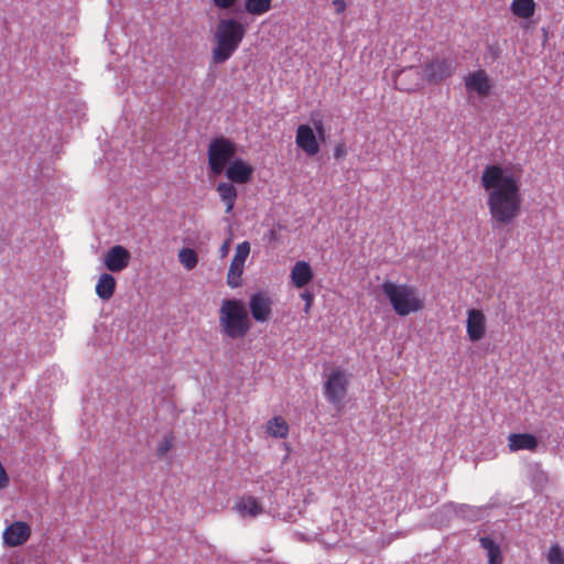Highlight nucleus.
I'll return each instance as SVG.
<instances>
[{
	"mask_svg": "<svg viewBox=\"0 0 564 564\" xmlns=\"http://www.w3.org/2000/svg\"><path fill=\"white\" fill-rule=\"evenodd\" d=\"M245 35L246 28L238 20L232 18L219 20L214 34L213 63L217 65L228 61L238 50Z\"/></svg>",
	"mask_w": 564,
	"mask_h": 564,
	"instance_id": "2",
	"label": "nucleus"
},
{
	"mask_svg": "<svg viewBox=\"0 0 564 564\" xmlns=\"http://www.w3.org/2000/svg\"><path fill=\"white\" fill-rule=\"evenodd\" d=\"M301 296L305 301V312L307 313L310 311L313 300H314L313 294L310 292H305Z\"/></svg>",
	"mask_w": 564,
	"mask_h": 564,
	"instance_id": "32",
	"label": "nucleus"
},
{
	"mask_svg": "<svg viewBox=\"0 0 564 564\" xmlns=\"http://www.w3.org/2000/svg\"><path fill=\"white\" fill-rule=\"evenodd\" d=\"M535 9L534 0H512L510 4L512 14L520 19H530L534 15Z\"/></svg>",
	"mask_w": 564,
	"mask_h": 564,
	"instance_id": "22",
	"label": "nucleus"
},
{
	"mask_svg": "<svg viewBox=\"0 0 564 564\" xmlns=\"http://www.w3.org/2000/svg\"><path fill=\"white\" fill-rule=\"evenodd\" d=\"M545 556L549 564H564V550L557 543L549 547Z\"/></svg>",
	"mask_w": 564,
	"mask_h": 564,
	"instance_id": "27",
	"label": "nucleus"
},
{
	"mask_svg": "<svg viewBox=\"0 0 564 564\" xmlns=\"http://www.w3.org/2000/svg\"><path fill=\"white\" fill-rule=\"evenodd\" d=\"M267 433L275 438H285L289 435V425L282 416H274L267 422Z\"/></svg>",
	"mask_w": 564,
	"mask_h": 564,
	"instance_id": "23",
	"label": "nucleus"
},
{
	"mask_svg": "<svg viewBox=\"0 0 564 564\" xmlns=\"http://www.w3.org/2000/svg\"><path fill=\"white\" fill-rule=\"evenodd\" d=\"M455 65L452 59L435 58L424 64L421 78L432 85H438L455 73Z\"/></svg>",
	"mask_w": 564,
	"mask_h": 564,
	"instance_id": "7",
	"label": "nucleus"
},
{
	"mask_svg": "<svg viewBox=\"0 0 564 564\" xmlns=\"http://www.w3.org/2000/svg\"><path fill=\"white\" fill-rule=\"evenodd\" d=\"M295 143L307 156H314L319 152L317 135L308 124L297 127Z\"/></svg>",
	"mask_w": 564,
	"mask_h": 564,
	"instance_id": "14",
	"label": "nucleus"
},
{
	"mask_svg": "<svg viewBox=\"0 0 564 564\" xmlns=\"http://www.w3.org/2000/svg\"><path fill=\"white\" fill-rule=\"evenodd\" d=\"M421 74L416 67L401 70L394 79L395 86L402 91H414L420 87Z\"/></svg>",
	"mask_w": 564,
	"mask_h": 564,
	"instance_id": "18",
	"label": "nucleus"
},
{
	"mask_svg": "<svg viewBox=\"0 0 564 564\" xmlns=\"http://www.w3.org/2000/svg\"><path fill=\"white\" fill-rule=\"evenodd\" d=\"M173 441L172 435L164 436L156 447V455L161 458L164 457L173 447Z\"/></svg>",
	"mask_w": 564,
	"mask_h": 564,
	"instance_id": "28",
	"label": "nucleus"
},
{
	"mask_svg": "<svg viewBox=\"0 0 564 564\" xmlns=\"http://www.w3.org/2000/svg\"><path fill=\"white\" fill-rule=\"evenodd\" d=\"M31 536V527L23 521H15L7 527L2 533L3 543L15 547L24 544Z\"/></svg>",
	"mask_w": 564,
	"mask_h": 564,
	"instance_id": "11",
	"label": "nucleus"
},
{
	"mask_svg": "<svg viewBox=\"0 0 564 564\" xmlns=\"http://www.w3.org/2000/svg\"><path fill=\"white\" fill-rule=\"evenodd\" d=\"M314 278L312 267L306 261H297L291 270V281L294 286L301 289L307 285Z\"/></svg>",
	"mask_w": 564,
	"mask_h": 564,
	"instance_id": "19",
	"label": "nucleus"
},
{
	"mask_svg": "<svg viewBox=\"0 0 564 564\" xmlns=\"http://www.w3.org/2000/svg\"><path fill=\"white\" fill-rule=\"evenodd\" d=\"M246 11L253 15H261L270 11L271 0H246Z\"/></svg>",
	"mask_w": 564,
	"mask_h": 564,
	"instance_id": "25",
	"label": "nucleus"
},
{
	"mask_svg": "<svg viewBox=\"0 0 564 564\" xmlns=\"http://www.w3.org/2000/svg\"><path fill=\"white\" fill-rule=\"evenodd\" d=\"M481 547L488 552V564H502L501 549L491 538L484 536L479 540Z\"/></svg>",
	"mask_w": 564,
	"mask_h": 564,
	"instance_id": "24",
	"label": "nucleus"
},
{
	"mask_svg": "<svg viewBox=\"0 0 564 564\" xmlns=\"http://www.w3.org/2000/svg\"><path fill=\"white\" fill-rule=\"evenodd\" d=\"M116 290V279L110 273H102L95 286L96 294L104 301L110 300Z\"/></svg>",
	"mask_w": 564,
	"mask_h": 564,
	"instance_id": "21",
	"label": "nucleus"
},
{
	"mask_svg": "<svg viewBox=\"0 0 564 564\" xmlns=\"http://www.w3.org/2000/svg\"><path fill=\"white\" fill-rule=\"evenodd\" d=\"M237 153V145L234 141L225 137L214 138L207 148V161L209 173L213 176H219L225 169L232 162Z\"/></svg>",
	"mask_w": 564,
	"mask_h": 564,
	"instance_id": "5",
	"label": "nucleus"
},
{
	"mask_svg": "<svg viewBox=\"0 0 564 564\" xmlns=\"http://www.w3.org/2000/svg\"><path fill=\"white\" fill-rule=\"evenodd\" d=\"M216 191L220 197V200L226 206V213H231L238 197V192L235 185L230 182H220L218 183Z\"/></svg>",
	"mask_w": 564,
	"mask_h": 564,
	"instance_id": "20",
	"label": "nucleus"
},
{
	"mask_svg": "<svg viewBox=\"0 0 564 564\" xmlns=\"http://www.w3.org/2000/svg\"><path fill=\"white\" fill-rule=\"evenodd\" d=\"M539 446L538 438L530 433H511L508 436V448L510 452L530 451L535 452Z\"/></svg>",
	"mask_w": 564,
	"mask_h": 564,
	"instance_id": "17",
	"label": "nucleus"
},
{
	"mask_svg": "<svg viewBox=\"0 0 564 564\" xmlns=\"http://www.w3.org/2000/svg\"><path fill=\"white\" fill-rule=\"evenodd\" d=\"M253 172V166L242 159H235L224 171L226 177L232 184L249 183Z\"/></svg>",
	"mask_w": 564,
	"mask_h": 564,
	"instance_id": "13",
	"label": "nucleus"
},
{
	"mask_svg": "<svg viewBox=\"0 0 564 564\" xmlns=\"http://www.w3.org/2000/svg\"><path fill=\"white\" fill-rule=\"evenodd\" d=\"M333 3L336 6L337 13H343L346 10L345 0H334Z\"/></svg>",
	"mask_w": 564,
	"mask_h": 564,
	"instance_id": "33",
	"label": "nucleus"
},
{
	"mask_svg": "<svg viewBox=\"0 0 564 564\" xmlns=\"http://www.w3.org/2000/svg\"><path fill=\"white\" fill-rule=\"evenodd\" d=\"M250 253V243L243 241L237 245L235 256L227 273V284L235 289L241 285V276L243 273L245 262Z\"/></svg>",
	"mask_w": 564,
	"mask_h": 564,
	"instance_id": "8",
	"label": "nucleus"
},
{
	"mask_svg": "<svg viewBox=\"0 0 564 564\" xmlns=\"http://www.w3.org/2000/svg\"><path fill=\"white\" fill-rule=\"evenodd\" d=\"M273 301L265 292H256L249 299V310L253 319L265 323L271 318Z\"/></svg>",
	"mask_w": 564,
	"mask_h": 564,
	"instance_id": "9",
	"label": "nucleus"
},
{
	"mask_svg": "<svg viewBox=\"0 0 564 564\" xmlns=\"http://www.w3.org/2000/svg\"><path fill=\"white\" fill-rule=\"evenodd\" d=\"M466 333L470 341H479L486 334V316L482 311L471 308L467 312Z\"/></svg>",
	"mask_w": 564,
	"mask_h": 564,
	"instance_id": "15",
	"label": "nucleus"
},
{
	"mask_svg": "<svg viewBox=\"0 0 564 564\" xmlns=\"http://www.w3.org/2000/svg\"><path fill=\"white\" fill-rule=\"evenodd\" d=\"M228 249H229V240L225 241L220 248L221 257H225L228 253Z\"/></svg>",
	"mask_w": 564,
	"mask_h": 564,
	"instance_id": "34",
	"label": "nucleus"
},
{
	"mask_svg": "<svg viewBox=\"0 0 564 564\" xmlns=\"http://www.w3.org/2000/svg\"><path fill=\"white\" fill-rule=\"evenodd\" d=\"M381 289L393 307V311L399 316L416 313L424 307V302L419 296L415 286L386 281L382 283Z\"/></svg>",
	"mask_w": 564,
	"mask_h": 564,
	"instance_id": "4",
	"label": "nucleus"
},
{
	"mask_svg": "<svg viewBox=\"0 0 564 564\" xmlns=\"http://www.w3.org/2000/svg\"><path fill=\"white\" fill-rule=\"evenodd\" d=\"M178 261L186 270H193L198 263V256L191 248H183L178 251Z\"/></svg>",
	"mask_w": 564,
	"mask_h": 564,
	"instance_id": "26",
	"label": "nucleus"
},
{
	"mask_svg": "<svg viewBox=\"0 0 564 564\" xmlns=\"http://www.w3.org/2000/svg\"><path fill=\"white\" fill-rule=\"evenodd\" d=\"M234 510L241 518H258L265 512L262 501L249 494L241 495L235 500Z\"/></svg>",
	"mask_w": 564,
	"mask_h": 564,
	"instance_id": "10",
	"label": "nucleus"
},
{
	"mask_svg": "<svg viewBox=\"0 0 564 564\" xmlns=\"http://www.w3.org/2000/svg\"><path fill=\"white\" fill-rule=\"evenodd\" d=\"M348 375L338 368L332 369L324 383V394L328 402L341 409L348 392Z\"/></svg>",
	"mask_w": 564,
	"mask_h": 564,
	"instance_id": "6",
	"label": "nucleus"
},
{
	"mask_svg": "<svg viewBox=\"0 0 564 564\" xmlns=\"http://www.w3.org/2000/svg\"><path fill=\"white\" fill-rule=\"evenodd\" d=\"M314 129L316 131L317 137L324 141L325 140V127L322 119L313 120Z\"/></svg>",
	"mask_w": 564,
	"mask_h": 564,
	"instance_id": "29",
	"label": "nucleus"
},
{
	"mask_svg": "<svg viewBox=\"0 0 564 564\" xmlns=\"http://www.w3.org/2000/svg\"><path fill=\"white\" fill-rule=\"evenodd\" d=\"M464 82L466 89L470 93H476L480 97H486L490 94V79L484 69L469 73Z\"/></svg>",
	"mask_w": 564,
	"mask_h": 564,
	"instance_id": "16",
	"label": "nucleus"
},
{
	"mask_svg": "<svg viewBox=\"0 0 564 564\" xmlns=\"http://www.w3.org/2000/svg\"><path fill=\"white\" fill-rule=\"evenodd\" d=\"M218 322L221 334L231 339L245 337L251 327L246 305L237 299L223 300Z\"/></svg>",
	"mask_w": 564,
	"mask_h": 564,
	"instance_id": "3",
	"label": "nucleus"
},
{
	"mask_svg": "<svg viewBox=\"0 0 564 564\" xmlns=\"http://www.w3.org/2000/svg\"><path fill=\"white\" fill-rule=\"evenodd\" d=\"M237 1L238 0H213V3L216 8L226 10V9H230L231 7H234Z\"/></svg>",
	"mask_w": 564,
	"mask_h": 564,
	"instance_id": "30",
	"label": "nucleus"
},
{
	"mask_svg": "<svg viewBox=\"0 0 564 564\" xmlns=\"http://www.w3.org/2000/svg\"><path fill=\"white\" fill-rule=\"evenodd\" d=\"M347 154V150H346V145L344 142H339L338 144H336L335 149H334V156L335 159H343L345 158Z\"/></svg>",
	"mask_w": 564,
	"mask_h": 564,
	"instance_id": "31",
	"label": "nucleus"
},
{
	"mask_svg": "<svg viewBox=\"0 0 564 564\" xmlns=\"http://www.w3.org/2000/svg\"><path fill=\"white\" fill-rule=\"evenodd\" d=\"M130 259V251L123 246L116 245L106 252L104 264L110 272L117 273L128 268Z\"/></svg>",
	"mask_w": 564,
	"mask_h": 564,
	"instance_id": "12",
	"label": "nucleus"
},
{
	"mask_svg": "<svg viewBox=\"0 0 564 564\" xmlns=\"http://www.w3.org/2000/svg\"><path fill=\"white\" fill-rule=\"evenodd\" d=\"M480 183L488 193L487 207L494 227L512 224L521 214L522 195L519 177L500 165L485 166Z\"/></svg>",
	"mask_w": 564,
	"mask_h": 564,
	"instance_id": "1",
	"label": "nucleus"
}]
</instances>
